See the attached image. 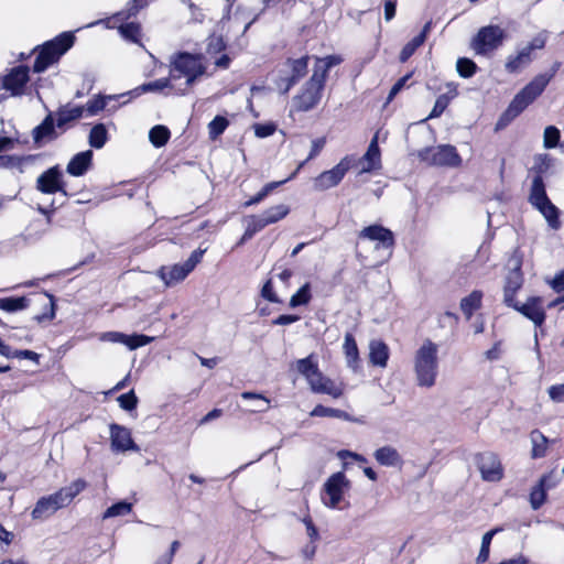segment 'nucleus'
<instances>
[{"mask_svg":"<svg viewBox=\"0 0 564 564\" xmlns=\"http://www.w3.org/2000/svg\"><path fill=\"white\" fill-rule=\"evenodd\" d=\"M438 347L431 339L424 340L415 351L413 369L416 384L421 388H432L438 375Z\"/></svg>","mask_w":564,"mask_h":564,"instance_id":"1","label":"nucleus"},{"mask_svg":"<svg viewBox=\"0 0 564 564\" xmlns=\"http://www.w3.org/2000/svg\"><path fill=\"white\" fill-rule=\"evenodd\" d=\"M296 370L306 379L311 390L314 393L328 394L338 399L344 393L343 383H336L330 378L324 376L318 369V364L313 354L306 358L296 360Z\"/></svg>","mask_w":564,"mask_h":564,"instance_id":"2","label":"nucleus"},{"mask_svg":"<svg viewBox=\"0 0 564 564\" xmlns=\"http://www.w3.org/2000/svg\"><path fill=\"white\" fill-rule=\"evenodd\" d=\"M528 202L544 217L551 229L558 230L562 227L561 212L549 198L544 181L540 176L532 178Z\"/></svg>","mask_w":564,"mask_h":564,"instance_id":"3","label":"nucleus"},{"mask_svg":"<svg viewBox=\"0 0 564 564\" xmlns=\"http://www.w3.org/2000/svg\"><path fill=\"white\" fill-rule=\"evenodd\" d=\"M206 66L203 63V55L182 52L172 59L170 76L173 80L185 77L186 86H192L198 77L204 75Z\"/></svg>","mask_w":564,"mask_h":564,"instance_id":"4","label":"nucleus"},{"mask_svg":"<svg viewBox=\"0 0 564 564\" xmlns=\"http://www.w3.org/2000/svg\"><path fill=\"white\" fill-rule=\"evenodd\" d=\"M75 36L70 32H64L54 40L46 42L34 61L33 70L35 73L44 72L73 46Z\"/></svg>","mask_w":564,"mask_h":564,"instance_id":"5","label":"nucleus"},{"mask_svg":"<svg viewBox=\"0 0 564 564\" xmlns=\"http://www.w3.org/2000/svg\"><path fill=\"white\" fill-rule=\"evenodd\" d=\"M547 86V78L534 77L512 99L500 121H510L518 117L530 104H532Z\"/></svg>","mask_w":564,"mask_h":564,"instance_id":"6","label":"nucleus"},{"mask_svg":"<svg viewBox=\"0 0 564 564\" xmlns=\"http://www.w3.org/2000/svg\"><path fill=\"white\" fill-rule=\"evenodd\" d=\"M325 83L317 75L311 76V78L304 84L300 94L293 97L292 108L297 112H306L315 108L321 99Z\"/></svg>","mask_w":564,"mask_h":564,"instance_id":"7","label":"nucleus"},{"mask_svg":"<svg viewBox=\"0 0 564 564\" xmlns=\"http://www.w3.org/2000/svg\"><path fill=\"white\" fill-rule=\"evenodd\" d=\"M206 249H197L192 252L189 258L182 264L163 265L158 271V275L164 282L165 286H173L183 281L202 261Z\"/></svg>","mask_w":564,"mask_h":564,"instance_id":"8","label":"nucleus"},{"mask_svg":"<svg viewBox=\"0 0 564 564\" xmlns=\"http://www.w3.org/2000/svg\"><path fill=\"white\" fill-rule=\"evenodd\" d=\"M417 156L421 161L436 166L457 167L462 163L456 148L451 144L424 148L419 151Z\"/></svg>","mask_w":564,"mask_h":564,"instance_id":"9","label":"nucleus"},{"mask_svg":"<svg viewBox=\"0 0 564 564\" xmlns=\"http://www.w3.org/2000/svg\"><path fill=\"white\" fill-rule=\"evenodd\" d=\"M505 31L498 25L481 28L473 39L471 47L480 55H486L497 50L503 42Z\"/></svg>","mask_w":564,"mask_h":564,"instance_id":"10","label":"nucleus"},{"mask_svg":"<svg viewBox=\"0 0 564 564\" xmlns=\"http://www.w3.org/2000/svg\"><path fill=\"white\" fill-rule=\"evenodd\" d=\"M351 162V158L347 155L333 169L322 172L314 178L313 188L317 192H324L337 186L350 169Z\"/></svg>","mask_w":564,"mask_h":564,"instance_id":"11","label":"nucleus"},{"mask_svg":"<svg viewBox=\"0 0 564 564\" xmlns=\"http://www.w3.org/2000/svg\"><path fill=\"white\" fill-rule=\"evenodd\" d=\"M350 488V481L344 473L333 474L324 484L323 490L327 498L322 497L324 505L330 509L338 508L343 499L344 492Z\"/></svg>","mask_w":564,"mask_h":564,"instance_id":"12","label":"nucleus"},{"mask_svg":"<svg viewBox=\"0 0 564 564\" xmlns=\"http://www.w3.org/2000/svg\"><path fill=\"white\" fill-rule=\"evenodd\" d=\"M358 241H372L376 243L375 250L382 249L391 252L394 246V235L381 225H370L358 232Z\"/></svg>","mask_w":564,"mask_h":564,"instance_id":"13","label":"nucleus"},{"mask_svg":"<svg viewBox=\"0 0 564 564\" xmlns=\"http://www.w3.org/2000/svg\"><path fill=\"white\" fill-rule=\"evenodd\" d=\"M35 187L43 194L61 193L65 197L67 196L63 174L58 165L52 166L40 174Z\"/></svg>","mask_w":564,"mask_h":564,"instance_id":"14","label":"nucleus"},{"mask_svg":"<svg viewBox=\"0 0 564 564\" xmlns=\"http://www.w3.org/2000/svg\"><path fill=\"white\" fill-rule=\"evenodd\" d=\"M510 264H512V268L507 274L503 285V303L509 307L516 306L517 301L514 300V296L523 284L521 260L519 258L513 257L510 260Z\"/></svg>","mask_w":564,"mask_h":564,"instance_id":"15","label":"nucleus"},{"mask_svg":"<svg viewBox=\"0 0 564 564\" xmlns=\"http://www.w3.org/2000/svg\"><path fill=\"white\" fill-rule=\"evenodd\" d=\"M110 430V446L115 453H124L128 451L139 452L140 447L133 442L131 432L126 426L112 423Z\"/></svg>","mask_w":564,"mask_h":564,"instance_id":"16","label":"nucleus"},{"mask_svg":"<svg viewBox=\"0 0 564 564\" xmlns=\"http://www.w3.org/2000/svg\"><path fill=\"white\" fill-rule=\"evenodd\" d=\"M100 341H108L113 344H122L130 350H134L139 347H143L154 340V337L147 336L143 334L126 335L120 332H105L99 335Z\"/></svg>","mask_w":564,"mask_h":564,"instance_id":"17","label":"nucleus"},{"mask_svg":"<svg viewBox=\"0 0 564 564\" xmlns=\"http://www.w3.org/2000/svg\"><path fill=\"white\" fill-rule=\"evenodd\" d=\"M477 465L482 479L486 481H498L503 475L501 463L495 453L478 454Z\"/></svg>","mask_w":564,"mask_h":564,"instance_id":"18","label":"nucleus"},{"mask_svg":"<svg viewBox=\"0 0 564 564\" xmlns=\"http://www.w3.org/2000/svg\"><path fill=\"white\" fill-rule=\"evenodd\" d=\"M511 307L532 321L535 326H541L545 321L546 315L540 296H530L525 303L516 302V306Z\"/></svg>","mask_w":564,"mask_h":564,"instance_id":"19","label":"nucleus"},{"mask_svg":"<svg viewBox=\"0 0 564 564\" xmlns=\"http://www.w3.org/2000/svg\"><path fill=\"white\" fill-rule=\"evenodd\" d=\"M87 487V482L78 478L73 481L70 485L65 486L57 490L56 492L48 495L57 508V510L67 507L76 496H78L85 488Z\"/></svg>","mask_w":564,"mask_h":564,"instance_id":"20","label":"nucleus"},{"mask_svg":"<svg viewBox=\"0 0 564 564\" xmlns=\"http://www.w3.org/2000/svg\"><path fill=\"white\" fill-rule=\"evenodd\" d=\"M29 80V68L18 66L13 68L3 80V87L10 90L13 96L21 95L23 88Z\"/></svg>","mask_w":564,"mask_h":564,"instance_id":"21","label":"nucleus"},{"mask_svg":"<svg viewBox=\"0 0 564 564\" xmlns=\"http://www.w3.org/2000/svg\"><path fill=\"white\" fill-rule=\"evenodd\" d=\"M286 66L290 68L291 75L282 78V82H286L284 93H288L300 79H302L307 74L308 56H303L297 59L289 58L286 61Z\"/></svg>","mask_w":564,"mask_h":564,"instance_id":"22","label":"nucleus"},{"mask_svg":"<svg viewBox=\"0 0 564 564\" xmlns=\"http://www.w3.org/2000/svg\"><path fill=\"white\" fill-rule=\"evenodd\" d=\"M553 474L544 475L539 480L538 485H535L530 492V503L532 509L538 510L545 501L546 498V489H550L555 486V480L553 479Z\"/></svg>","mask_w":564,"mask_h":564,"instance_id":"23","label":"nucleus"},{"mask_svg":"<svg viewBox=\"0 0 564 564\" xmlns=\"http://www.w3.org/2000/svg\"><path fill=\"white\" fill-rule=\"evenodd\" d=\"M171 76L169 78H160L150 83L142 84L138 87H135L132 90H129L127 93L120 94L119 97H128L129 99L124 100L123 104H127L130 99L137 98L145 93H153V91H161L164 88H167L171 86Z\"/></svg>","mask_w":564,"mask_h":564,"instance_id":"24","label":"nucleus"},{"mask_svg":"<svg viewBox=\"0 0 564 564\" xmlns=\"http://www.w3.org/2000/svg\"><path fill=\"white\" fill-rule=\"evenodd\" d=\"M361 162L364 163V166L360 171L361 173H368L381 166L380 149L378 145L377 134L370 141L367 152L361 158Z\"/></svg>","mask_w":564,"mask_h":564,"instance_id":"25","label":"nucleus"},{"mask_svg":"<svg viewBox=\"0 0 564 564\" xmlns=\"http://www.w3.org/2000/svg\"><path fill=\"white\" fill-rule=\"evenodd\" d=\"M93 151L87 150L79 152L68 162L66 171L73 176H82L86 173L91 164Z\"/></svg>","mask_w":564,"mask_h":564,"instance_id":"26","label":"nucleus"},{"mask_svg":"<svg viewBox=\"0 0 564 564\" xmlns=\"http://www.w3.org/2000/svg\"><path fill=\"white\" fill-rule=\"evenodd\" d=\"M389 359V347L380 339H373L369 343V361L373 366L387 367Z\"/></svg>","mask_w":564,"mask_h":564,"instance_id":"27","label":"nucleus"},{"mask_svg":"<svg viewBox=\"0 0 564 564\" xmlns=\"http://www.w3.org/2000/svg\"><path fill=\"white\" fill-rule=\"evenodd\" d=\"M530 48L525 46L517 54L510 55L506 62V69L509 73H518L532 62Z\"/></svg>","mask_w":564,"mask_h":564,"instance_id":"28","label":"nucleus"},{"mask_svg":"<svg viewBox=\"0 0 564 564\" xmlns=\"http://www.w3.org/2000/svg\"><path fill=\"white\" fill-rule=\"evenodd\" d=\"M32 137L35 143H40L45 138L55 139L57 137L52 113H48L42 123L33 129Z\"/></svg>","mask_w":564,"mask_h":564,"instance_id":"29","label":"nucleus"},{"mask_svg":"<svg viewBox=\"0 0 564 564\" xmlns=\"http://www.w3.org/2000/svg\"><path fill=\"white\" fill-rule=\"evenodd\" d=\"M57 511L50 496L40 498L33 508L31 516L33 520H45Z\"/></svg>","mask_w":564,"mask_h":564,"instance_id":"30","label":"nucleus"},{"mask_svg":"<svg viewBox=\"0 0 564 564\" xmlns=\"http://www.w3.org/2000/svg\"><path fill=\"white\" fill-rule=\"evenodd\" d=\"M376 460L382 466H397L401 464L402 459L400 454L392 446H382L373 454Z\"/></svg>","mask_w":564,"mask_h":564,"instance_id":"31","label":"nucleus"},{"mask_svg":"<svg viewBox=\"0 0 564 564\" xmlns=\"http://www.w3.org/2000/svg\"><path fill=\"white\" fill-rule=\"evenodd\" d=\"M343 349L347 360V366L352 370H357L359 362V351L352 334L347 333L345 335Z\"/></svg>","mask_w":564,"mask_h":564,"instance_id":"32","label":"nucleus"},{"mask_svg":"<svg viewBox=\"0 0 564 564\" xmlns=\"http://www.w3.org/2000/svg\"><path fill=\"white\" fill-rule=\"evenodd\" d=\"M84 107L66 105L61 107L56 112V127L63 128L70 121L77 120L83 116Z\"/></svg>","mask_w":564,"mask_h":564,"instance_id":"33","label":"nucleus"},{"mask_svg":"<svg viewBox=\"0 0 564 564\" xmlns=\"http://www.w3.org/2000/svg\"><path fill=\"white\" fill-rule=\"evenodd\" d=\"M482 292L479 290L473 291L469 295L460 300V310L464 313L466 319H470L474 312L481 306Z\"/></svg>","mask_w":564,"mask_h":564,"instance_id":"34","label":"nucleus"},{"mask_svg":"<svg viewBox=\"0 0 564 564\" xmlns=\"http://www.w3.org/2000/svg\"><path fill=\"white\" fill-rule=\"evenodd\" d=\"M341 62V58L336 55H328L324 58H316V63L313 69V75L319 76V78L325 83L327 78V74L329 69L338 65Z\"/></svg>","mask_w":564,"mask_h":564,"instance_id":"35","label":"nucleus"},{"mask_svg":"<svg viewBox=\"0 0 564 564\" xmlns=\"http://www.w3.org/2000/svg\"><path fill=\"white\" fill-rule=\"evenodd\" d=\"M532 443V457L541 458L546 454L547 438L539 431L534 430L530 434Z\"/></svg>","mask_w":564,"mask_h":564,"instance_id":"36","label":"nucleus"},{"mask_svg":"<svg viewBox=\"0 0 564 564\" xmlns=\"http://www.w3.org/2000/svg\"><path fill=\"white\" fill-rule=\"evenodd\" d=\"M108 140V132L102 123L94 126L89 132L88 142L95 149H101Z\"/></svg>","mask_w":564,"mask_h":564,"instance_id":"37","label":"nucleus"},{"mask_svg":"<svg viewBox=\"0 0 564 564\" xmlns=\"http://www.w3.org/2000/svg\"><path fill=\"white\" fill-rule=\"evenodd\" d=\"M310 414L311 416L317 417H337L346 421H351L347 412L339 409L327 408L322 404L316 405Z\"/></svg>","mask_w":564,"mask_h":564,"instance_id":"38","label":"nucleus"},{"mask_svg":"<svg viewBox=\"0 0 564 564\" xmlns=\"http://www.w3.org/2000/svg\"><path fill=\"white\" fill-rule=\"evenodd\" d=\"M29 305V300L24 296L21 297H3L0 299V310L14 313L21 310L26 308Z\"/></svg>","mask_w":564,"mask_h":564,"instance_id":"39","label":"nucleus"},{"mask_svg":"<svg viewBox=\"0 0 564 564\" xmlns=\"http://www.w3.org/2000/svg\"><path fill=\"white\" fill-rule=\"evenodd\" d=\"M267 223L263 219L262 215L251 216L247 220V227L245 234L241 238V242L245 240L251 239L258 231L262 230L267 227Z\"/></svg>","mask_w":564,"mask_h":564,"instance_id":"40","label":"nucleus"},{"mask_svg":"<svg viewBox=\"0 0 564 564\" xmlns=\"http://www.w3.org/2000/svg\"><path fill=\"white\" fill-rule=\"evenodd\" d=\"M170 130L165 126L161 124L153 127L149 132L150 142L155 148L165 145L170 139Z\"/></svg>","mask_w":564,"mask_h":564,"instance_id":"41","label":"nucleus"},{"mask_svg":"<svg viewBox=\"0 0 564 564\" xmlns=\"http://www.w3.org/2000/svg\"><path fill=\"white\" fill-rule=\"evenodd\" d=\"M289 207L286 205L281 204L268 208L261 215L265 220L267 225H271L283 219L289 214Z\"/></svg>","mask_w":564,"mask_h":564,"instance_id":"42","label":"nucleus"},{"mask_svg":"<svg viewBox=\"0 0 564 564\" xmlns=\"http://www.w3.org/2000/svg\"><path fill=\"white\" fill-rule=\"evenodd\" d=\"M119 95L115 96H97L90 100L87 101L86 106L84 107V110L88 112V115L94 116L97 115L99 111L104 110L106 107L107 99H120Z\"/></svg>","mask_w":564,"mask_h":564,"instance_id":"43","label":"nucleus"},{"mask_svg":"<svg viewBox=\"0 0 564 564\" xmlns=\"http://www.w3.org/2000/svg\"><path fill=\"white\" fill-rule=\"evenodd\" d=\"M456 69L460 77L469 78L477 72V65L474 61L467 57H460L456 62Z\"/></svg>","mask_w":564,"mask_h":564,"instance_id":"44","label":"nucleus"},{"mask_svg":"<svg viewBox=\"0 0 564 564\" xmlns=\"http://www.w3.org/2000/svg\"><path fill=\"white\" fill-rule=\"evenodd\" d=\"M120 34L132 43H140L141 28L138 23H127L119 28Z\"/></svg>","mask_w":564,"mask_h":564,"instance_id":"45","label":"nucleus"},{"mask_svg":"<svg viewBox=\"0 0 564 564\" xmlns=\"http://www.w3.org/2000/svg\"><path fill=\"white\" fill-rule=\"evenodd\" d=\"M229 122L225 117L216 116L208 124V133L212 140H216L224 133Z\"/></svg>","mask_w":564,"mask_h":564,"instance_id":"46","label":"nucleus"},{"mask_svg":"<svg viewBox=\"0 0 564 564\" xmlns=\"http://www.w3.org/2000/svg\"><path fill=\"white\" fill-rule=\"evenodd\" d=\"M148 6V0H132L127 4V8L116 14L119 19H129L137 15V13Z\"/></svg>","mask_w":564,"mask_h":564,"instance_id":"47","label":"nucleus"},{"mask_svg":"<svg viewBox=\"0 0 564 564\" xmlns=\"http://www.w3.org/2000/svg\"><path fill=\"white\" fill-rule=\"evenodd\" d=\"M561 138L560 130L554 126H549L544 129L543 145L545 149H553L558 144Z\"/></svg>","mask_w":564,"mask_h":564,"instance_id":"48","label":"nucleus"},{"mask_svg":"<svg viewBox=\"0 0 564 564\" xmlns=\"http://www.w3.org/2000/svg\"><path fill=\"white\" fill-rule=\"evenodd\" d=\"M131 510H132L131 503L126 502V501H120V502H117V503L112 505L111 507H109L105 511L102 518L108 519V518L124 516V514L130 513Z\"/></svg>","mask_w":564,"mask_h":564,"instance_id":"49","label":"nucleus"},{"mask_svg":"<svg viewBox=\"0 0 564 564\" xmlns=\"http://www.w3.org/2000/svg\"><path fill=\"white\" fill-rule=\"evenodd\" d=\"M311 300V293H310V284L305 283L300 290L293 294L290 299V306L296 307L300 305H305Z\"/></svg>","mask_w":564,"mask_h":564,"instance_id":"50","label":"nucleus"},{"mask_svg":"<svg viewBox=\"0 0 564 564\" xmlns=\"http://www.w3.org/2000/svg\"><path fill=\"white\" fill-rule=\"evenodd\" d=\"M552 164V159L549 154H539L534 158V166L533 170L535 172L534 176H540L543 180V174L550 169Z\"/></svg>","mask_w":564,"mask_h":564,"instance_id":"51","label":"nucleus"},{"mask_svg":"<svg viewBox=\"0 0 564 564\" xmlns=\"http://www.w3.org/2000/svg\"><path fill=\"white\" fill-rule=\"evenodd\" d=\"M423 44V37L422 36H414L409 43L404 45L400 53V62L404 63L406 62L416 51L417 47H420Z\"/></svg>","mask_w":564,"mask_h":564,"instance_id":"52","label":"nucleus"},{"mask_svg":"<svg viewBox=\"0 0 564 564\" xmlns=\"http://www.w3.org/2000/svg\"><path fill=\"white\" fill-rule=\"evenodd\" d=\"M451 100H452V96H449L448 94L440 95L437 97V99L434 104V107H433L432 111L430 112L427 119L438 118L444 112V110L447 108Z\"/></svg>","mask_w":564,"mask_h":564,"instance_id":"53","label":"nucleus"},{"mask_svg":"<svg viewBox=\"0 0 564 564\" xmlns=\"http://www.w3.org/2000/svg\"><path fill=\"white\" fill-rule=\"evenodd\" d=\"M117 401L121 409L126 411H132L137 408L138 397L133 390H130L129 392L119 395Z\"/></svg>","mask_w":564,"mask_h":564,"instance_id":"54","label":"nucleus"},{"mask_svg":"<svg viewBox=\"0 0 564 564\" xmlns=\"http://www.w3.org/2000/svg\"><path fill=\"white\" fill-rule=\"evenodd\" d=\"M325 144H326V139L324 137L313 140L308 156L306 158V160H304L303 162H301L299 164L297 169L294 172L297 173L304 166V164L306 162L316 158L321 153V151L323 150Z\"/></svg>","mask_w":564,"mask_h":564,"instance_id":"55","label":"nucleus"},{"mask_svg":"<svg viewBox=\"0 0 564 564\" xmlns=\"http://www.w3.org/2000/svg\"><path fill=\"white\" fill-rule=\"evenodd\" d=\"M241 398L245 400L253 399L262 402V405H257L251 410L252 412H264L270 408V400L260 393L246 391L241 393Z\"/></svg>","mask_w":564,"mask_h":564,"instance_id":"56","label":"nucleus"},{"mask_svg":"<svg viewBox=\"0 0 564 564\" xmlns=\"http://www.w3.org/2000/svg\"><path fill=\"white\" fill-rule=\"evenodd\" d=\"M226 48V43L224 39L219 35H212L208 39L206 52L208 54H217L223 52Z\"/></svg>","mask_w":564,"mask_h":564,"instance_id":"57","label":"nucleus"},{"mask_svg":"<svg viewBox=\"0 0 564 564\" xmlns=\"http://www.w3.org/2000/svg\"><path fill=\"white\" fill-rule=\"evenodd\" d=\"M261 296L271 303H280V299L273 291L272 281L268 280L261 290Z\"/></svg>","mask_w":564,"mask_h":564,"instance_id":"58","label":"nucleus"},{"mask_svg":"<svg viewBox=\"0 0 564 564\" xmlns=\"http://www.w3.org/2000/svg\"><path fill=\"white\" fill-rule=\"evenodd\" d=\"M547 393L552 401L557 403L564 402V383L551 386Z\"/></svg>","mask_w":564,"mask_h":564,"instance_id":"59","label":"nucleus"},{"mask_svg":"<svg viewBox=\"0 0 564 564\" xmlns=\"http://www.w3.org/2000/svg\"><path fill=\"white\" fill-rule=\"evenodd\" d=\"M410 77L411 74H406L405 76L397 80V83L390 89V93L388 95V102H390L403 89Z\"/></svg>","mask_w":564,"mask_h":564,"instance_id":"60","label":"nucleus"},{"mask_svg":"<svg viewBox=\"0 0 564 564\" xmlns=\"http://www.w3.org/2000/svg\"><path fill=\"white\" fill-rule=\"evenodd\" d=\"M547 39V34L545 31L539 33L525 47L530 48L532 53L533 50H541L545 46Z\"/></svg>","mask_w":564,"mask_h":564,"instance_id":"61","label":"nucleus"},{"mask_svg":"<svg viewBox=\"0 0 564 564\" xmlns=\"http://www.w3.org/2000/svg\"><path fill=\"white\" fill-rule=\"evenodd\" d=\"M178 547H180V542L173 541L170 546L169 553L165 554L164 556H162L161 558H159L155 564H171L173 561L174 554L176 553Z\"/></svg>","mask_w":564,"mask_h":564,"instance_id":"62","label":"nucleus"},{"mask_svg":"<svg viewBox=\"0 0 564 564\" xmlns=\"http://www.w3.org/2000/svg\"><path fill=\"white\" fill-rule=\"evenodd\" d=\"M275 127L273 124H256L254 133L259 138H267L273 134Z\"/></svg>","mask_w":564,"mask_h":564,"instance_id":"63","label":"nucleus"},{"mask_svg":"<svg viewBox=\"0 0 564 564\" xmlns=\"http://www.w3.org/2000/svg\"><path fill=\"white\" fill-rule=\"evenodd\" d=\"M551 288L556 292L561 293L564 291V270L558 272L551 281H550Z\"/></svg>","mask_w":564,"mask_h":564,"instance_id":"64","label":"nucleus"}]
</instances>
